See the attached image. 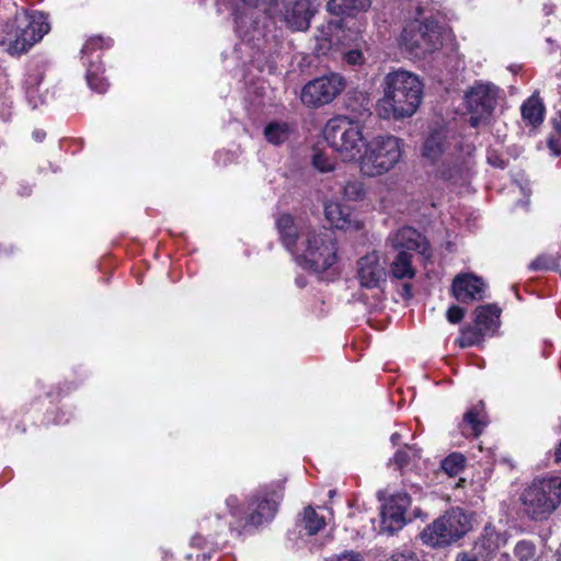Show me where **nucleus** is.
<instances>
[{"label":"nucleus","mask_w":561,"mask_h":561,"mask_svg":"<svg viewBox=\"0 0 561 561\" xmlns=\"http://www.w3.org/2000/svg\"><path fill=\"white\" fill-rule=\"evenodd\" d=\"M559 267V257L553 254L542 253L533 260L528 268L533 272L556 271Z\"/></svg>","instance_id":"obj_30"},{"label":"nucleus","mask_w":561,"mask_h":561,"mask_svg":"<svg viewBox=\"0 0 561 561\" xmlns=\"http://www.w3.org/2000/svg\"><path fill=\"white\" fill-rule=\"evenodd\" d=\"M112 46V39L111 38H104L102 36H92L90 37L82 50H81V54H82V60H83V64H89V61H96L98 64H100V59H101V54L99 53L100 50L104 49V48H108Z\"/></svg>","instance_id":"obj_25"},{"label":"nucleus","mask_w":561,"mask_h":561,"mask_svg":"<svg viewBox=\"0 0 561 561\" xmlns=\"http://www.w3.org/2000/svg\"><path fill=\"white\" fill-rule=\"evenodd\" d=\"M446 316H447V320L450 323L456 324V323H459L463 319L465 310L462 308H460L459 306H451L447 310Z\"/></svg>","instance_id":"obj_41"},{"label":"nucleus","mask_w":561,"mask_h":561,"mask_svg":"<svg viewBox=\"0 0 561 561\" xmlns=\"http://www.w3.org/2000/svg\"><path fill=\"white\" fill-rule=\"evenodd\" d=\"M480 557L473 552H459L456 557V561H478Z\"/></svg>","instance_id":"obj_45"},{"label":"nucleus","mask_w":561,"mask_h":561,"mask_svg":"<svg viewBox=\"0 0 561 561\" xmlns=\"http://www.w3.org/2000/svg\"><path fill=\"white\" fill-rule=\"evenodd\" d=\"M520 111L523 119L528 122L533 126L542 123L545 107L542 103L535 96H531L526 102H524Z\"/></svg>","instance_id":"obj_27"},{"label":"nucleus","mask_w":561,"mask_h":561,"mask_svg":"<svg viewBox=\"0 0 561 561\" xmlns=\"http://www.w3.org/2000/svg\"><path fill=\"white\" fill-rule=\"evenodd\" d=\"M323 137L345 162L358 161L367 141L360 125L347 116L329 119L323 128Z\"/></svg>","instance_id":"obj_5"},{"label":"nucleus","mask_w":561,"mask_h":561,"mask_svg":"<svg viewBox=\"0 0 561 561\" xmlns=\"http://www.w3.org/2000/svg\"><path fill=\"white\" fill-rule=\"evenodd\" d=\"M264 136L270 144H284L290 136V128L287 123L271 122L264 128Z\"/></svg>","instance_id":"obj_28"},{"label":"nucleus","mask_w":561,"mask_h":561,"mask_svg":"<svg viewBox=\"0 0 561 561\" xmlns=\"http://www.w3.org/2000/svg\"><path fill=\"white\" fill-rule=\"evenodd\" d=\"M412 455L416 456L415 450L409 446H405L403 449L397 450L392 461L397 465L398 468H404L409 465Z\"/></svg>","instance_id":"obj_38"},{"label":"nucleus","mask_w":561,"mask_h":561,"mask_svg":"<svg viewBox=\"0 0 561 561\" xmlns=\"http://www.w3.org/2000/svg\"><path fill=\"white\" fill-rule=\"evenodd\" d=\"M401 43L415 57H425L440 48L443 44L440 26L431 19L413 21L403 28Z\"/></svg>","instance_id":"obj_8"},{"label":"nucleus","mask_w":561,"mask_h":561,"mask_svg":"<svg viewBox=\"0 0 561 561\" xmlns=\"http://www.w3.org/2000/svg\"><path fill=\"white\" fill-rule=\"evenodd\" d=\"M514 553L519 561H535L536 546L528 540H520L516 543Z\"/></svg>","instance_id":"obj_34"},{"label":"nucleus","mask_w":561,"mask_h":561,"mask_svg":"<svg viewBox=\"0 0 561 561\" xmlns=\"http://www.w3.org/2000/svg\"><path fill=\"white\" fill-rule=\"evenodd\" d=\"M304 523L309 535L317 534L325 525L324 517L319 516L311 506H308L304 511Z\"/></svg>","instance_id":"obj_32"},{"label":"nucleus","mask_w":561,"mask_h":561,"mask_svg":"<svg viewBox=\"0 0 561 561\" xmlns=\"http://www.w3.org/2000/svg\"><path fill=\"white\" fill-rule=\"evenodd\" d=\"M334 232L327 229L308 228L300 236L297 262L305 270L321 274L331 270L339 261Z\"/></svg>","instance_id":"obj_3"},{"label":"nucleus","mask_w":561,"mask_h":561,"mask_svg":"<svg viewBox=\"0 0 561 561\" xmlns=\"http://www.w3.org/2000/svg\"><path fill=\"white\" fill-rule=\"evenodd\" d=\"M499 561H513L508 553H501Z\"/></svg>","instance_id":"obj_50"},{"label":"nucleus","mask_w":561,"mask_h":561,"mask_svg":"<svg viewBox=\"0 0 561 561\" xmlns=\"http://www.w3.org/2000/svg\"><path fill=\"white\" fill-rule=\"evenodd\" d=\"M85 65L89 87L98 93H104L107 90L108 83L100 76L103 70L101 64H98L96 61H89V64Z\"/></svg>","instance_id":"obj_29"},{"label":"nucleus","mask_w":561,"mask_h":561,"mask_svg":"<svg viewBox=\"0 0 561 561\" xmlns=\"http://www.w3.org/2000/svg\"><path fill=\"white\" fill-rule=\"evenodd\" d=\"M42 80V72L34 71L28 73L24 81L26 98L33 108L38 107L45 102L44 98L39 93V85Z\"/></svg>","instance_id":"obj_26"},{"label":"nucleus","mask_w":561,"mask_h":561,"mask_svg":"<svg viewBox=\"0 0 561 561\" xmlns=\"http://www.w3.org/2000/svg\"><path fill=\"white\" fill-rule=\"evenodd\" d=\"M317 3L312 0H296L285 7L284 21L293 31H305L317 11Z\"/></svg>","instance_id":"obj_16"},{"label":"nucleus","mask_w":561,"mask_h":561,"mask_svg":"<svg viewBox=\"0 0 561 561\" xmlns=\"http://www.w3.org/2000/svg\"><path fill=\"white\" fill-rule=\"evenodd\" d=\"M241 1L250 7H259L260 4L266 2V0H241Z\"/></svg>","instance_id":"obj_47"},{"label":"nucleus","mask_w":561,"mask_h":561,"mask_svg":"<svg viewBox=\"0 0 561 561\" xmlns=\"http://www.w3.org/2000/svg\"><path fill=\"white\" fill-rule=\"evenodd\" d=\"M390 274L397 279L413 278L415 270L412 266V254L405 250L399 251L390 265Z\"/></svg>","instance_id":"obj_24"},{"label":"nucleus","mask_w":561,"mask_h":561,"mask_svg":"<svg viewBox=\"0 0 561 561\" xmlns=\"http://www.w3.org/2000/svg\"><path fill=\"white\" fill-rule=\"evenodd\" d=\"M312 164L321 172H329L333 170V162L325 153L321 151H313Z\"/></svg>","instance_id":"obj_37"},{"label":"nucleus","mask_w":561,"mask_h":561,"mask_svg":"<svg viewBox=\"0 0 561 561\" xmlns=\"http://www.w3.org/2000/svg\"><path fill=\"white\" fill-rule=\"evenodd\" d=\"M466 465V458L459 453L448 455L440 465V468L449 476L455 477L459 474Z\"/></svg>","instance_id":"obj_31"},{"label":"nucleus","mask_w":561,"mask_h":561,"mask_svg":"<svg viewBox=\"0 0 561 561\" xmlns=\"http://www.w3.org/2000/svg\"><path fill=\"white\" fill-rule=\"evenodd\" d=\"M388 241L398 252L405 250L410 253L411 251H416L425 257L431 255L430 245L425 238L411 227H403L397 230L389 237Z\"/></svg>","instance_id":"obj_17"},{"label":"nucleus","mask_w":561,"mask_h":561,"mask_svg":"<svg viewBox=\"0 0 561 561\" xmlns=\"http://www.w3.org/2000/svg\"><path fill=\"white\" fill-rule=\"evenodd\" d=\"M486 424L488 420L484 411V403L480 401L463 414L462 422L459 427L465 436L478 437L482 434Z\"/></svg>","instance_id":"obj_19"},{"label":"nucleus","mask_w":561,"mask_h":561,"mask_svg":"<svg viewBox=\"0 0 561 561\" xmlns=\"http://www.w3.org/2000/svg\"><path fill=\"white\" fill-rule=\"evenodd\" d=\"M383 96L377 102L376 111L383 119H401L412 116L421 104L423 83L410 71L398 69L386 75Z\"/></svg>","instance_id":"obj_1"},{"label":"nucleus","mask_w":561,"mask_h":561,"mask_svg":"<svg viewBox=\"0 0 561 561\" xmlns=\"http://www.w3.org/2000/svg\"><path fill=\"white\" fill-rule=\"evenodd\" d=\"M346 87L343 76L331 72L306 83L301 90V102L310 108L331 103Z\"/></svg>","instance_id":"obj_9"},{"label":"nucleus","mask_w":561,"mask_h":561,"mask_svg":"<svg viewBox=\"0 0 561 561\" xmlns=\"http://www.w3.org/2000/svg\"><path fill=\"white\" fill-rule=\"evenodd\" d=\"M390 439L396 445L400 439V435L398 433H393Z\"/></svg>","instance_id":"obj_51"},{"label":"nucleus","mask_w":561,"mask_h":561,"mask_svg":"<svg viewBox=\"0 0 561 561\" xmlns=\"http://www.w3.org/2000/svg\"><path fill=\"white\" fill-rule=\"evenodd\" d=\"M325 561H364V557L358 551L345 550L339 554L327 558Z\"/></svg>","instance_id":"obj_39"},{"label":"nucleus","mask_w":561,"mask_h":561,"mask_svg":"<svg viewBox=\"0 0 561 561\" xmlns=\"http://www.w3.org/2000/svg\"><path fill=\"white\" fill-rule=\"evenodd\" d=\"M552 125L554 130L559 136H561V111L557 114V116L552 119ZM548 147L553 152V154L558 156L561 153V139L550 137L548 140Z\"/></svg>","instance_id":"obj_36"},{"label":"nucleus","mask_w":561,"mask_h":561,"mask_svg":"<svg viewBox=\"0 0 561 561\" xmlns=\"http://www.w3.org/2000/svg\"><path fill=\"white\" fill-rule=\"evenodd\" d=\"M277 1L278 0H270V4H268V9L267 11L273 14V13H276V9L274 7L277 5Z\"/></svg>","instance_id":"obj_49"},{"label":"nucleus","mask_w":561,"mask_h":561,"mask_svg":"<svg viewBox=\"0 0 561 561\" xmlns=\"http://www.w3.org/2000/svg\"><path fill=\"white\" fill-rule=\"evenodd\" d=\"M476 324L486 334L493 333L500 323L501 309L496 305L479 306L476 311Z\"/></svg>","instance_id":"obj_21"},{"label":"nucleus","mask_w":561,"mask_h":561,"mask_svg":"<svg viewBox=\"0 0 561 561\" xmlns=\"http://www.w3.org/2000/svg\"><path fill=\"white\" fill-rule=\"evenodd\" d=\"M497 93V88L490 83L476 84L466 93L467 107L471 114L470 126L478 127L489 119L496 106Z\"/></svg>","instance_id":"obj_10"},{"label":"nucleus","mask_w":561,"mask_h":561,"mask_svg":"<svg viewBox=\"0 0 561 561\" xmlns=\"http://www.w3.org/2000/svg\"><path fill=\"white\" fill-rule=\"evenodd\" d=\"M364 184L360 181H348L343 190V195L348 201H362L365 197Z\"/></svg>","instance_id":"obj_35"},{"label":"nucleus","mask_w":561,"mask_h":561,"mask_svg":"<svg viewBox=\"0 0 561 561\" xmlns=\"http://www.w3.org/2000/svg\"><path fill=\"white\" fill-rule=\"evenodd\" d=\"M334 494H335V490H330V491H329V495H330L331 497H332V496H334Z\"/></svg>","instance_id":"obj_54"},{"label":"nucleus","mask_w":561,"mask_h":561,"mask_svg":"<svg viewBox=\"0 0 561 561\" xmlns=\"http://www.w3.org/2000/svg\"><path fill=\"white\" fill-rule=\"evenodd\" d=\"M282 497L283 494L279 490L268 488L259 490L249 504L251 512L247 516V524L260 526L272 520L277 513Z\"/></svg>","instance_id":"obj_11"},{"label":"nucleus","mask_w":561,"mask_h":561,"mask_svg":"<svg viewBox=\"0 0 561 561\" xmlns=\"http://www.w3.org/2000/svg\"><path fill=\"white\" fill-rule=\"evenodd\" d=\"M50 30L47 15L35 11L16 12L13 20L0 26V45L12 56H19L31 49Z\"/></svg>","instance_id":"obj_2"},{"label":"nucleus","mask_w":561,"mask_h":561,"mask_svg":"<svg viewBox=\"0 0 561 561\" xmlns=\"http://www.w3.org/2000/svg\"><path fill=\"white\" fill-rule=\"evenodd\" d=\"M556 458H557L558 461L561 460V442H560L559 447L557 448Z\"/></svg>","instance_id":"obj_52"},{"label":"nucleus","mask_w":561,"mask_h":561,"mask_svg":"<svg viewBox=\"0 0 561 561\" xmlns=\"http://www.w3.org/2000/svg\"><path fill=\"white\" fill-rule=\"evenodd\" d=\"M486 333L481 330L477 324L476 327H468L461 331V336L459 337V345L461 347H469L473 345H478L482 342L483 336Z\"/></svg>","instance_id":"obj_33"},{"label":"nucleus","mask_w":561,"mask_h":561,"mask_svg":"<svg viewBox=\"0 0 561 561\" xmlns=\"http://www.w3.org/2000/svg\"><path fill=\"white\" fill-rule=\"evenodd\" d=\"M402 288L405 297L410 298L412 296V286L410 284H403Z\"/></svg>","instance_id":"obj_48"},{"label":"nucleus","mask_w":561,"mask_h":561,"mask_svg":"<svg viewBox=\"0 0 561 561\" xmlns=\"http://www.w3.org/2000/svg\"><path fill=\"white\" fill-rule=\"evenodd\" d=\"M485 288L483 279L473 274L457 275L451 285L453 295L462 304L482 300Z\"/></svg>","instance_id":"obj_15"},{"label":"nucleus","mask_w":561,"mask_h":561,"mask_svg":"<svg viewBox=\"0 0 561 561\" xmlns=\"http://www.w3.org/2000/svg\"><path fill=\"white\" fill-rule=\"evenodd\" d=\"M345 60L350 65H358L363 62V54L359 50H351L345 55Z\"/></svg>","instance_id":"obj_42"},{"label":"nucleus","mask_w":561,"mask_h":561,"mask_svg":"<svg viewBox=\"0 0 561 561\" xmlns=\"http://www.w3.org/2000/svg\"><path fill=\"white\" fill-rule=\"evenodd\" d=\"M296 282H297V284H298L299 286H304V285H305V283H304L301 279H299V278H297V279H296Z\"/></svg>","instance_id":"obj_53"},{"label":"nucleus","mask_w":561,"mask_h":561,"mask_svg":"<svg viewBox=\"0 0 561 561\" xmlns=\"http://www.w3.org/2000/svg\"><path fill=\"white\" fill-rule=\"evenodd\" d=\"M523 513L533 520L547 519L561 504V478L535 479L519 496Z\"/></svg>","instance_id":"obj_4"},{"label":"nucleus","mask_w":561,"mask_h":561,"mask_svg":"<svg viewBox=\"0 0 561 561\" xmlns=\"http://www.w3.org/2000/svg\"><path fill=\"white\" fill-rule=\"evenodd\" d=\"M488 161L493 167L501 168V169L505 168L504 161L502 159H500V157L494 151L489 152Z\"/></svg>","instance_id":"obj_44"},{"label":"nucleus","mask_w":561,"mask_h":561,"mask_svg":"<svg viewBox=\"0 0 561 561\" xmlns=\"http://www.w3.org/2000/svg\"><path fill=\"white\" fill-rule=\"evenodd\" d=\"M357 278L362 287L377 288L386 280V270L377 252L368 253L357 261Z\"/></svg>","instance_id":"obj_14"},{"label":"nucleus","mask_w":561,"mask_h":561,"mask_svg":"<svg viewBox=\"0 0 561 561\" xmlns=\"http://www.w3.org/2000/svg\"><path fill=\"white\" fill-rule=\"evenodd\" d=\"M324 216L330 225L336 229H358V224L353 219L351 209L339 202H328L324 204Z\"/></svg>","instance_id":"obj_20"},{"label":"nucleus","mask_w":561,"mask_h":561,"mask_svg":"<svg viewBox=\"0 0 561 561\" xmlns=\"http://www.w3.org/2000/svg\"><path fill=\"white\" fill-rule=\"evenodd\" d=\"M410 504L411 500L407 493L391 495L380 512L381 530L390 535L400 530L405 525V512Z\"/></svg>","instance_id":"obj_13"},{"label":"nucleus","mask_w":561,"mask_h":561,"mask_svg":"<svg viewBox=\"0 0 561 561\" xmlns=\"http://www.w3.org/2000/svg\"><path fill=\"white\" fill-rule=\"evenodd\" d=\"M385 561H419V558L410 549H400L393 551Z\"/></svg>","instance_id":"obj_40"},{"label":"nucleus","mask_w":561,"mask_h":561,"mask_svg":"<svg viewBox=\"0 0 561 561\" xmlns=\"http://www.w3.org/2000/svg\"><path fill=\"white\" fill-rule=\"evenodd\" d=\"M469 529L470 520L463 511L451 508L426 526L421 533V539L433 548L445 547L459 540Z\"/></svg>","instance_id":"obj_7"},{"label":"nucleus","mask_w":561,"mask_h":561,"mask_svg":"<svg viewBox=\"0 0 561 561\" xmlns=\"http://www.w3.org/2000/svg\"><path fill=\"white\" fill-rule=\"evenodd\" d=\"M370 0H330L328 11L335 15H354L370 7Z\"/></svg>","instance_id":"obj_23"},{"label":"nucleus","mask_w":561,"mask_h":561,"mask_svg":"<svg viewBox=\"0 0 561 561\" xmlns=\"http://www.w3.org/2000/svg\"><path fill=\"white\" fill-rule=\"evenodd\" d=\"M46 137V133L42 129H36L33 131V138L37 142H42Z\"/></svg>","instance_id":"obj_46"},{"label":"nucleus","mask_w":561,"mask_h":561,"mask_svg":"<svg viewBox=\"0 0 561 561\" xmlns=\"http://www.w3.org/2000/svg\"><path fill=\"white\" fill-rule=\"evenodd\" d=\"M423 157L433 164L442 161L437 170L438 175L443 180L457 182L461 168L458 164L446 167L449 163V154L446 152L445 139L440 133H433L426 138L423 145Z\"/></svg>","instance_id":"obj_12"},{"label":"nucleus","mask_w":561,"mask_h":561,"mask_svg":"<svg viewBox=\"0 0 561 561\" xmlns=\"http://www.w3.org/2000/svg\"><path fill=\"white\" fill-rule=\"evenodd\" d=\"M276 227L284 247L297 254V248L300 247V236L301 232H305L309 227L298 228L294 218L288 214H283L276 221Z\"/></svg>","instance_id":"obj_18"},{"label":"nucleus","mask_w":561,"mask_h":561,"mask_svg":"<svg viewBox=\"0 0 561 561\" xmlns=\"http://www.w3.org/2000/svg\"><path fill=\"white\" fill-rule=\"evenodd\" d=\"M226 504L229 508V512L232 516H239V508H238V499L237 496L234 495H230L227 500H226Z\"/></svg>","instance_id":"obj_43"},{"label":"nucleus","mask_w":561,"mask_h":561,"mask_svg":"<svg viewBox=\"0 0 561 561\" xmlns=\"http://www.w3.org/2000/svg\"><path fill=\"white\" fill-rule=\"evenodd\" d=\"M403 141L396 136H378L369 141L358 159L360 172L366 176H379L392 170L402 157Z\"/></svg>","instance_id":"obj_6"},{"label":"nucleus","mask_w":561,"mask_h":561,"mask_svg":"<svg viewBox=\"0 0 561 561\" xmlns=\"http://www.w3.org/2000/svg\"><path fill=\"white\" fill-rule=\"evenodd\" d=\"M506 539L496 531H486L474 545L473 551L481 559H490L500 549L501 546L505 545Z\"/></svg>","instance_id":"obj_22"}]
</instances>
